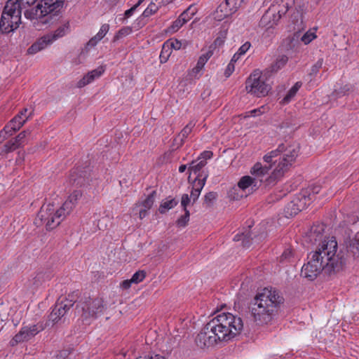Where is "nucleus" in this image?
I'll return each instance as SVG.
<instances>
[{"label":"nucleus","mask_w":359,"mask_h":359,"mask_svg":"<svg viewBox=\"0 0 359 359\" xmlns=\"http://www.w3.org/2000/svg\"><path fill=\"white\" fill-rule=\"evenodd\" d=\"M323 224L314 226L309 233L311 241H320L317 249L309 257V261L301 271V276L309 280H313L322 272L333 276L343 269L345 259L341 252H338V245L334 237L323 238Z\"/></svg>","instance_id":"obj_1"},{"label":"nucleus","mask_w":359,"mask_h":359,"mask_svg":"<svg viewBox=\"0 0 359 359\" xmlns=\"http://www.w3.org/2000/svg\"><path fill=\"white\" fill-rule=\"evenodd\" d=\"M284 298L279 291L274 288H264L253 299L250 313L253 320L258 325L271 323L278 313Z\"/></svg>","instance_id":"obj_2"},{"label":"nucleus","mask_w":359,"mask_h":359,"mask_svg":"<svg viewBox=\"0 0 359 359\" xmlns=\"http://www.w3.org/2000/svg\"><path fill=\"white\" fill-rule=\"evenodd\" d=\"M82 193L79 190L74 191L59 208L52 204L43 205L34 220L37 226L44 225L47 230L56 228L69 215L81 198Z\"/></svg>","instance_id":"obj_3"},{"label":"nucleus","mask_w":359,"mask_h":359,"mask_svg":"<svg viewBox=\"0 0 359 359\" xmlns=\"http://www.w3.org/2000/svg\"><path fill=\"white\" fill-rule=\"evenodd\" d=\"M298 154V145H289L285 144H279L276 149L266 154L264 156L263 159L264 162L269 164V165H266L265 166L269 167V170L271 168L272 164H275L277 162L274 158L278 156H281L271 174L266 178L267 184L273 185L283 177L284 174L289 170V168L294 162Z\"/></svg>","instance_id":"obj_4"},{"label":"nucleus","mask_w":359,"mask_h":359,"mask_svg":"<svg viewBox=\"0 0 359 359\" xmlns=\"http://www.w3.org/2000/svg\"><path fill=\"white\" fill-rule=\"evenodd\" d=\"M210 323L219 342L231 340L240 334L243 328L242 319L230 313L218 314Z\"/></svg>","instance_id":"obj_5"},{"label":"nucleus","mask_w":359,"mask_h":359,"mask_svg":"<svg viewBox=\"0 0 359 359\" xmlns=\"http://www.w3.org/2000/svg\"><path fill=\"white\" fill-rule=\"evenodd\" d=\"M36 0H8L2 12L0 21V31L10 33L16 29L21 23L22 10L25 4L31 5Z\"/></svg>","instance_id":"obj_6"},{"label":"nucleus","mask_w":359,"mask_h":359,"mask_svg":"<svg viewBox=\"0 0 359 359\" xmlns=\"http://www.w3.org/2000/svg\"><path fill=\"white\" fill-rule=\"evenodd\" d=\"M269 171V167L263 166L261 163H256L250 170V173L254 177L249 175L242 177L238 183V187L243 191L248 188L255 191L257 190L264 182L266 186H269L266 181Z\"/></svg>","instance_id":"obj_7"},{"label":"nucleus","mask_w":359,"mask_h":359,"mask_svg":"<svg viewBox=\"0 0 359 359\" xmlns=\"http://www.w3.org/2000/svg\"><path fill=\"white\" fill-rule=\"evenodd\" d=\"M107 306L102 297L88 298L80 302L76 307V312L83 320L95 319L104 313Z\"/></svg>","instance_id":"obj_8"},{"label":"nucleus","mask_w":359,"mask_h":359,"mask_svg":"<svg viewBox=\"0 0 359 359\" xmlns=\"http://www.w3.org/2000/svg\"><path fill=\"white\" fill-rule=\"evenodd\" d=\"M69 32L68 22L60 26L53 33L44 35L37 41L33 43L28 49V54L33 55L43 50L48 46L52 44L57 39L64 36Z\"/></svg>","instance_id":"obj_9"},{"label":"nucleus","mask_w":359,"mask_h":359,"mask_svg":"<svg viewBox=\"0 0 359 359\" xmlns=\"http://www.w3.org/2000/svg\"><path fill=\"white\" fill-rule=\"evenodd\" d=\"M79 291H74L69 294L67 297L57 301L50 314V320L54 323H57L58 320L73 306L79 297Z\"/></svg>","instance_id":"obj_10"},{"label":"nucleus","mask_w":359,"mask_h":359,"mask_svg":"<svg viewBox=\"0 0 359 359\" xmlns=\"http://www.w3.org/2000/svg\"><path fill=\"white\" fill-rule=\"evenodd\" d=\"M311 202V194L308 190L300 192L284 209L285 217H292L307 207Z\"/></svg>","instance_id":"obj_11"},{"label":"nucleus","mask_w":359,"mask_h":359,"mask_svg":"<svg viewBox=\"0 0 359 359\" xmlns=\"http://www.w3.org/2000/svg\"><path fill=\"white\" fill-rule=\"evenodd\" d=\"M44 329L45 326L43 323H38L32 325L23 326L11 340L10 344L13 346L19 343L27 341Z\"/></svg>","instance_id":"obj_12"},{"label":"nucleus","mask_w":359,"mask_h":359,"mask_svg":"<svg viewBox=\"0 0 359 359\" xmlns=\"http://www.w3.org/2000/svg\"><path fill=\"white\" fill-rule=\"evenodd\" d=\"M195 341L201 348H208L219 342L210 322L197 334Z\"/></svg>","instance_id":"obj_13"},{"label":"nucleus","mask_w":359,"mask_h":359,"mask_svg":"<svg viewBox=\"0 0 359 359\" xmlns=\"http://www.w3.org/2000/svg\"><path fill=\"white\" fill-rule=\"evenodd\" d=\"M246 90H271V86L266 79H264L262 72L255 69L246 81Z\"/></svg>","instance_id":"obj_14"},{"label":"nucleus","mask_w":359,"mask_h":359,"mask_svg":"<svg viewBox=\"0 0 359 359\" xmlns=\"http://www.w3.org/2000/svg\"><path fill=\"white\" fill-rule=\"evenodd\" d=\"M65 0H41L40 6L46 15H55L63 8Z\"/></svg>","instance_id":"obj_15"},{"label":"nucleus","mask_w":359,"mask_h":359,"mask_svg":"<svg viewBox=\"0 0 359 359\" xmlns=\"http://www.w3.org/2000/svg\"><path fill=\"white\" fill-rule=\"evenodd\" d=\"M208 177V173L203 172L197 175L196 177L194 185L192 188V191L191 192V196L189 198L193 201V203H194L197 199L198 198L201 190L205 186L207 178Z\"/></svg>","instance_id":"obj_16"},{"label":"nucleus","mask_w":359,"mask_h":359,"mask_svg":"<svg viewBox=\"0 0 359 359\" xmlns=\"http://www.w3.org/2000/svg\"><path fill=\"white\" fill-rule=\"evenodd\" d=\"M104 72V67L102 66L98 67L97 69L92 70L86 74L82 79H81L77 84V88H81L86 85L91 83L95 79L100 77Z\"/></svg>","instance_id":"obj_17"},{"label":"nucleus","mask_w":359,"mask_h":359,"mask_svg":"<svg viewBox=\"0 0 359 359\" xmlns=\"http://www.w3.org/2000/svg\"><path fill=\"white\" fill-rule=\"evenodd\" d=\"M52 278V274L49 271H39L31 280L32 290H37Z\"/></svg>","instance_id":"obj_18"},{"label":"nucleus","mask_w":359,"mask_h":359,"mask_svg":"<svg viewBox=\"0 0 359 359\" xmlns=\"http://www.w3.org/2000/svg\"><path fill=\"white\" fill-rule=\"evenodd\" d=\"M288 6L287 5H283V9H279L277 12V14L271 13V10L268 11L265 13V14L262 16L261 19V23L262 25H266L267 21L269 20L271 16H273V22H269V27H272L273 25H276L277 22L280 19L281 16L287 11Z\"/></svg>","instance_id":"obj_19"},{"label":"nucleus","mask_w":359,"mask_h":359,"mask_svg":"<svg viewBox=\"0 0 359 359\" xmlns=\"http://www.w3.org/2000/svg\"><path fill=\"white\" fill-rule=\"evenodd\" d=\"M156 194V191H153L150 194L147 196L145 200L140 203H136L137 206H142V208L139 212L140 219H143L146 217L147 210H149L154 204Z\"/></svg>","instance_id":"obj_20"},{"label":"nucleus","mask_w":359,"mask_h":359,"mask_svg":"<svg viewBox=\"0 0 359 359\" xmlns=\"http://www.w3.org/2000/svg\"><path fill=\"white\" fill-rule=\"evenodd\" d=\"M299 37L298 33L294 34L292 36L287 37L283 43V46L286 51H297L299 46Z\"/></svg>","instance_id":"obj_21"},{"label":"nucleus","mask_w":359,"mask_h":359,"mask_svg":"<svg viewBox=\"0 0 359 359\" xmlns=\"http://www.w3.org/2000/svg\"><path fill=\"white\" fill-rule=\"evenodd\" d=\"M41 8L42 6H40V3H39L35 7L25 10L24 15L26 18L31 20L43 18L46 15Z\"/></svg>","instance_id":"obj_22"},{"label":"nucleus","mask_w":359,"mask_h":359,"mask_svg":"<svg viewBox=\"0 0 359 359\" xmlns=\"http://www.w3.org/2000/svg\"><path fill=\"white\" fill-rule=\"evenodd\" d=\"M195 126V123L193 121H190L180 132V133L178 135V136L175 139V141L176 142L177 139H180V142L178 144V147H181L184 140L188 137V135L191 133L192 131L193 128Z\"/></svg>","instance_id":"obj_23"},{"label":"nucleus","mask_w":359,"mask_h":359,"mask_svg":"<svg viewBox=\"0 0 359 359\" xmlns=\"http://www.w3.org/2000/svg\"><path fill=\"white\" fill-rule=\"evenodd\" d=\"M34 114V109H31L29 112L28 116H26L23 120H20V117L14 116L8 123L10 126H12L16 130H19L24 124L27 122V121Z\"/></svg>","instance_id":"obj_24"},{"label":"nucleus","mask_w":359,"mask_h":359,"mask_svg":"<svg viewBox=\"0 0 359 359\" xmlns=\"http://www.w3.org/2000/svg\"><path fill=\"white\" fill-rule=\"evenodd\" d=\"M178 203V201L175 198H168L165 201L161 203L158 211L161 214H164L167 210L173 208Z\"/></svg>","instance_id":"obj_25"},{"label":"nucleus","mask_w":359,"mask_h":359,"mask_svg":"<svg viewBox=\"0 0 359 359\" xmlns=\"http://www.w3.org/2000/svg\"><path fill=\"white\" fill-rule=\"evenodd\" d=\"M243 2V0H225L224 5L229 10L226 11V15H229L233 13H235L241 6Z\"/></svg>","instance_id":"obj_26"},{"label":"nucleus","mask_w":359,"mask_h":359,"mask_svg":"<svg viewBox=\"0 0 359 359\" xmlns=\"http://www.w3.org/2000/svg\"><path fill=\"white\" fill-rule=\"evenodd\" d=\"M295 259V253L290 248H286L279 257L281 263L292 262Z\"/></svg>","instance_id":"obj_27"},{"label":"nucleus","mask_w":359,"mask_h":359,"mask_svg":"<svg viewBox=\"0 0 359 359\" xmlns=\"http://www.w3.org/2000/svg\"><path fill=\"white\" fill-rule=\"evenodd\" d=\"M207 164V161H205V160H196L194 161L191 163V165L189 167V170L194 174L203 172V171L201 172V169L205 166ZM204 173H205V171H203ZM208 173V172L206 171Z\"/></svg>","instance_id":"obj_28"},{"label":"nucleus","mask_w":359,"mask_h":359,"mask_svg":"<svg viewBox=\"0 0 359 359\" xmlns=\"http://www.w3.org/2000/svg\"><path fill=\"white\" fill-rule=\"evenodd\" d=\"M288 57L286 55H282L278 57L276 62L271 65V72H276L282 69L287 62Z\"/></svg>","instance_id":"obj_29"},{"label":"nucleus","mask_w":359,"mask_h":359,"mask_svg":"<svg viewBox=\"0 0 359 359\" xmlns=\"http://www.w3.org/2000/svg\"><path fill=\"white\" fill-rule=\"evenodd\" d=\"M163 4H164L162 1L158 2V5L156 4L154 2L150 3V4L142 13V16L144 18L149 17L150 15L156 13L158 8Z\"/></svg>","instance_id":"obj_30"},{"label":"nucleus","mask_w":359,"mask_h":359,"mask_svg":"<svg viewBox=\"0 0 359 359\" xmlns=\"http://www.w3.org/2000/svg\"><path fill=\"white\" fill-rule=\"evenodd\" d=\"M226 30L221 31L219 33L218 36L214 41L213 43L210 46V48L215 50L217 47L222 46L226 39Z\"/></svg>","instance_id":"obj_31"},{"label":"nucleus","mask_w":359,"mask_h":359,"mask_svg":"<svg viewBox=\"0 0 359 359\" xmlns=\"http://www.w3.org/2000/svg\"><path fill=\"white\" fill-rule=\"evenodd\" d=\"M19 147H20L12 139L11 140H9L8 142H7L4 144L3 149L1 151V154H8L10 152L15 151V149H17Z\"/></svg>","instance_id":"obj_32"},{"label":"nucleus","mask_w":359,"mask_h":359,"mask_svg":"<svg viewBox=\"0 0 359 359\" xmlns=\"http://www.w3.org/2000/svg\"><path fill=\"white\" fill-rule=\"evenodd\" d=\"M31 131L29 130H25L20 133L14 139V142L21 147L25 143V138L30 135Z\"/></svg>","instance_id":"obj_33"},{"label":"nucleus","mask_w":359,"mask_h":359,"mask_svg":"<svg viewBox=\"0 0 359 359\" xmlns=\"http://www.w3.org/2000/svg\"><path fill=\"white\" fill-rule=\"evenodd\" d=\"M250 238V232H245V233H242L241 234H238V233L236 234L233 238V241H241L243 246L246 247V246L249 245Z\"/></svg>","instance_id":"obj_34"},{"label":"nucleus","mask_w":359,"mask_h":359,"mask_svg":"<svg viewBox=\"0 0 359 359\" xmlns=\"http://www.w3.org/2000/svg\"><path fill=\"white\" fill-rule=\"evenodd\" d=\"M146 272L143 270H140L135 272L130 278V282L137 284L142 282L146 277Z\"/></svg>","instance_id":"obj_35"},{"label":"nucleus","mask_w":359,"mask_h":359,"mask_svg":"<svg viewBox=\"0 0 359 359\" xmlns=\"http://www.w3.org/2000/svg\"><path fill=\"white\" fill-rule=\"evenodd\" d=\"M190 217V212L189 210H186L184 214L182 215L177 221L176 224L179 227H184L187 225Z\"/></svg>","instance_id":"obj_36"},{"label":"nucleus","mask_w":359,"mask_h":359,"mask_svg":"<svg viewBox=\"0 0 359 359\" xmlns=\"http://www.w3.org/2000/svg\"><path fill=\"white\" fill-rule=\"evenodd\" d=\"M168 45V43H165L163 45L162 50L160 54V60L161 62H165L171 54V50L169 49Z\"/></svg>","instance_id":"obj_37"},{"label":"nucleus","mask_w":359,"mask_h":359,"mask_svg":"<svg viewBox=\"0 0 359 359\" xmlns=\"http://www.w3.org/2000/svg\"><path fill=\"white\" fill-rule=\"evenodd\" d=\"M185 23L186 20L183 18V17L179 16V18L173 22L172 25L170 27V29L173 32H177Z\"/></svg>","instance_id":"obj_38"},{"label":"nucleus","mask_w":359,"mask_h":359,"mask_svg":"<svg viewBox=\"0 0 359 359\" xmlns=\"http://www.w3.org/2000/svg\"><path fill=\"white\" fill-rule=\"evenodd\" d=\"M165 43H168V48L171 50L172 49L180 50L182 46V43L177 39H171L168 40Z\"/></svg>","instance_id":"obj_39"},{"label":"nucleus","mask_w":359,"mask_h":359,"mask_svg":"<svg viewBox=\"0 0 359 359\" xmlns=\"http://www.w3.org/2000/svg\"><path fill=\"white\" fill-rule=\"evenodd\" d=\"M196 9L193 8L192 6H190L188 8H187L181 15L180 17H183L186 20V22L191 19V18L195 15Z\"/></svg>","instance_id":"obj_40"},{"label":"nucleus","mask_w":359,"mask_h":359,"mask_svg":"<svg viewBox=\"0 0 359 359\" xmlns=\"http://www.w3.org/2000/svg\"><path fill=\"white\" fill-rule=\"evenodd\" d=\"M217 194L216 192L210 191L205 194L204 197V203L208 206H211L214 201L217 198Z\"/></svg>","instance_id":"obj_41"},{"label":"nucleus","mask_w":359,"mask_h":359,"mask_svg":"<svg viewBox=\"0 0 359 359\" xmlns=\"http://www.w3.org/2000/svg\"><path fill=\"white\" fill-rule=\"evenodd\" d=\"M131 32H132V29L129 27H123V28L121 29L116 33V34L114 36V41H117L119 39L130 34L131 33Z\"/></svg>","instance_id":"obj_42"},{"label":"nucleus","mask_w":359,"mask_h":359,"mask_svg":"<svg viewBox=\"0 0 359 359\" xmlns=\"http://www.w3.org/2000/svg\"><path fill=\"white\" fill-rule=\"evenodd\" d=\"M207 62V59L201 55L198 60L196 67L193 69L194 73L198 74L200 72Z\"/></svg>","instance_id":"obj_43"},{"label":"nucleus","mask_w":359,"mask_h":359,"mask_svg":"<svg viewBox=\"0 0 359 359\" xmlns=\"http://www.w3.org/2000/svg\"><path fill=\"white\" fill-rule=\"evenodd\" d=\"M316 37V36L313 32H307L301 37V41L306 45L312 41Z\"/></svg>","instance_id":"obj_44"},{"label":"nucleus","mask_w":359,"mask_h":359,"mask_svg":"<svg viewBox=\"0 0 359 359\" xmlns=\"http://www.w3.org/2000/svg\"><path fill=\"white\" fill-rule=\"evenodd\" d=\"M191 203V198H189V195L187 194H184L182 196L181 198V206L182 207V209L184 212H186V210H189L187 209V206Z\"/></svg>","instance_id":"obj_45"},{"label":"nucleus","mask_w":359,"mask_h":359,"mask_svg":"<svg viewBox=\"0 0 359 359\" xmlns=\"http://www.w3.org/2000/svg\"><path fill=\"white\" fill-rule=\"evenodd\" d=\"M109 29V26L107 24H104L101 26L100 31L96 34L97 36V38H100V39H102L104 36L107 34Z\"/></svg>","instance_id":"obj_46"},{"label":"nucleus","mask_w":359,"mask_h":359,"mask_svg":"<svg viewBox=\"0 0 359 359\" xmlns=\"http://www.w3.org/2000/svg\"><path fill=\"white\" fill-rule=\"evenodd\" d=\"M297 91H289V93L280 102V104H286L295 96Z\"/></svg>","instance_id":"obj_47"},{"label":"nucleus","mask_w":359,"mask_h":359,"mask_svg":"<svg viewBox=\"0 0 359 359\" xmlns=\"http://www.w3.org/2000/svg\"><path fill=\"white\" fill-rule=\"evenodd\" d=\"M100 40V38H97V36L95 35V36L92 37L86 43V48L89 50L90 48L95 46Z\"/></svg>","instance_id":"obj_48"},{"label":"nucleus","mask_w":359,"mask_h":359,"mask_svg":"<svg viewBox=\"0 0 359 359\" xmlns=\"http://www.w3.org/2000/svg\"><path fill=\"white\" fill-rule=\"evenodd\" d=\"M3 130L5 132L6 135L9 137L12 136L15 132L18 131L15 128H13L12 126H10L9 123H7L4 128H3Z\"/></svg>","instance_id":"obj_49"},{"label":"nucleus","mask_w":359,"mask_h":359,"mask_svg":"<svg viewBox=\"0 0 359 359\" xmlns=\"http://www.w3.org/2000/svg\"><path fill=\"white\" fill-rule=\"evenodd\" d=\"M323 64V59H319L312 67L311 74H316L318 72V70L322 67Z\"/></svg>","instance_id":"obj_50"},{"label":"nucleus","mask_w":359,"mask_h":359,"mask_svg":"<svg viewBox=\"0 0 359 359\" xmlns=\"http://www.w3.org/2000/svg\"><path fill=\"white\" fill-rule=\"evenodd\" d=\"M262 109H263V107L258 108V109L251 110L248 112H246L245 115V118L250 117V116H256L257 115L262 114L263 113V111H262Z\"/></svg>","instance_id":"obj_51"},{"label":"nucleus","mask_w":359,"mask_h":359,"mask_svg":"<svg viewBox=\"0 0 359 359\" xmlns=\"http://www.w3.org/2000/svg\"><path fill=\"white\" fill-rule=\"evenodd\" d=\"M137 359H165L164 356L160 354H151L144 356H140Z\"/></svg>","instance_id":"obj_52"},{"label":"nucleus","mask_w":359,"mask_h":359,"mask_svg":"<svg viewBox=\"0 0 359 359\" xmlns=\"http://www.w3.org/2000/svg\"><path fill=\"white\" fill-rule=\"evenodd\" d=\"M212 156V152L210 151H204L198 158V160H205L206 161L208 159H210Z\"/></svg>","instance_id":"obj_53"},{"label":"nucleus","mask_w":359,"mask_h":359,"mask_svg":"<svg viewBox=\"0 0 359 359\" xmlns=\"http://www.w3.org/2000/svg\"><path fill=\"white\" fill-rule=\"evenodd\" d=\"M250 47V43L248 42L245 43L241 46L238 50L236 52L240 56L244 55Z\"/></svg>","instance_id":"obj_54"},{"label":"nucleus","mask_w":359,"mask_h":359,"mask_svg":"<svg viewBox=\"0 0 359 359\" xmlns=\"http://www.w3.org/2000/svg\"><path fill=\"white\" fill-rule=\"evenodd\" d=\"M234 69H235L234 65L232 63H229L225 69V72H224L225 76L226 77L230 76L231 75V74L233 72Z\"/></svg>","instance_id":"obj_55"},{"label":"nucleus","mask_w":359,"mask_h":359,"mask_svg":"<svg viewBox=\"0 0 359 359\" xmlns=\"http://www.w3.org/2000/svg\"><path fill=\"white\" fill-rule=\"evenodd\" d=\"M28 111L27 108H23L15 116H20V120H23L26 116H28Z\"/></svg>","instance_id":"obj_56"},{"label":"nucleus","mask_w":359,"mask_h":359,"mask_svg":"<svg viewBox=\"0 0 359 359\" xmlns=\"http://www.w3.org/2000/svg\"><path fill=\"white\" fill-rule=\"evenodd\" d=\"M249 93L257 97H265L268 95V91H249Z\"/></svg>","instance_id":"obj_57"},{"label":"nucleus","mask_w":359,"mask_h":359,"mask_svg":"<svg viewBox=\"0 0 359 359\" xmlns=\"http://www.w3.org/2000/svg\"><path fill=\"white\" fill-rule=\"evenodd\" d=\"M132 283H133L130 282V279L125 280L121 283V286L123 289L128 290L130 287Z\"/></svg>","instance_id":"obj_58"},{"label":"nucleus","mask_w":359,"mask_h":359,"mask_svg":"<svg viewBox=\"0 0 359 359\" xmlns=\"http://www.w3.org/2000/svg\"><path fill=\"white\" fill-rule=\"evenodd\" d=\"M213 52H214V49L210 48V46H209L208 50L205 54L201 55V56L205 57L208 61L212 56Z\"/></svg>","instance_id":"obj_59"},{"label":"nucleus","mask_w":359,"mask_h":359,"mask_svg":"<svg viewBox=\"0 0 359 359\" xmlns=\"http://www.w3.org/2000/svg\"><path fill=\"white\" fill-rule=\"evenodd\" d=\"M138 6H136V5L135 4L133 7H131L130 9L127 10L126 12H125V17L126 18H129L132 15V14L133 13V12L137 9Z\"/></svg>","instance_id":"obj_60"},{"label":"nucleus","mask_w":359,"mask_h":359,"mask_svg":"<svg viewBox=\"0 0 359 359\" xmlns=\"http://www.w3.org/2000/svg\"><path fill=\"white\" fill-rule=\"evenodd\" d=\"M8 137L6 135L3 129L0 131V143L8 139Z\"/></svg>","instance_id":"obj_61"},{"label":"nucleus","mask_w":359,"mask_h":359,"mask_svg":"<svg viewBox=\"0 0 359 359\" xmlns=\"http://www.w3.org/2000/svg\"><path fill=\"white\" fill-rule=\"evenodd\" d=\"M239 57H240V55L237 53H236L233 55V57H232V58H231V60L229 63H232V64L234 65V63L239 59Z\"/></svg>","instance_id":"obj_62"},{"label":"nucleus","mask_w":359,"mask_h":359,"mask_svg":"<svg viewBox=\"0 0 359 359\" xmlns=\"http://www.w3.org/2000/svg\"><path fill=\"white\" fill-rule=\"evenodd\" d=\"M302 86L301 81L297 82L290 90H299Z\"/></svg>","instance_id":"obj_63"},{"label":"nucleus","mask_w":359,"mask_h":359,"mask_svg":"<svg viewBox=\"0 0 359 359\" xmlns=\"http://www.w3.org/2000/svg\"><path fill=\"white\" fill-rule=\"evenodd\" d=\"M187 169L186 165H181L179 168V172H184Z\"/></svg>","instance_id":"obj_64"}]
</instances>
